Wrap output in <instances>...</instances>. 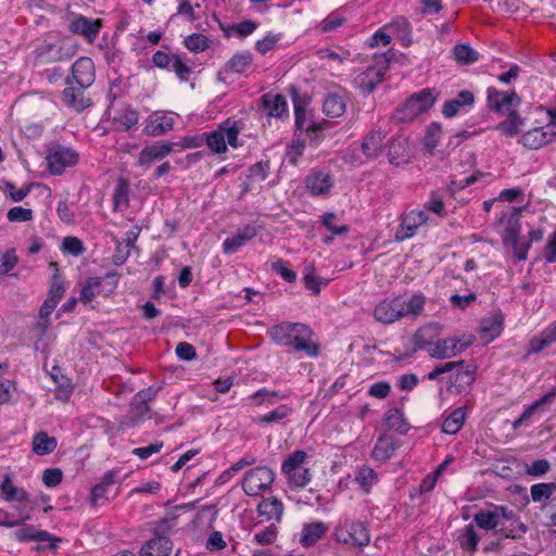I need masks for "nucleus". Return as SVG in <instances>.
Instances as JSON below:
<instances>
[{
    "instance_id": "nucleus-1",
    "label": "nucleus",
    "mask_w": 556,
    "mask_h": 556,
    "mask_svg": "<svg viewBox=\"0 0 556 556\" xmlns=\"http://www.w3.org/2000/svg\"><path fill=\"white\" fill-rule=\"evenodd\" d=\"M426 296L421 293L412 295L408 300L401 295L381 300L374 308V317L378 323L393 324L404 317L416 318L425 307Z\"/></svg>"
},
{
    "instance_id": "nucleus-2",
    "label": "nucleus",
    "mask_w": 556,
    "mask_h": 556,
    "mask_svg": "<svg viewBox=\"0 0 556 556\" xmlns=\"http://www.w3.org/2000/svg\"><path fill=\"white\" fill-rule=\"evenodd\" d=\"M274 342L292 348L296 352H304L308 356H317L319 346L312 341L313 331L301 323H281L268 331Z\"/></svg>"
},
{
    "instance_id": "nucleus-3",
    "label": "nucleus",
    "mask_w": 556,
    "mask_h": 556,
    "mask_svg": "<svg viewBox=\"0 0 556 556\" xmlns=\"http://www.w3.org/2000/svg\"><path fill=\"white\" fill-rule=\"evenodd\" d=\"M242 130V123L228 118L223 122L217 129L211 132H204V141L207 147L215 153H225L227 144L238 148V136Z\"/></svg>"
},
{
    "instance_id": "nucleus-4",
    "label": "nucleus",
    "mask_w": 556,
    "mask_h": 556,
    "mask_svg": "<svg viewBox=\"0 0 556 556\" xmlns=\"http://www.w3.org/2000/svg\"><path fill=\"white\" fill-rule=\"evenodd\" d=\"M475 339V336L470 333H464L460 337L454 336L445 339H438L433 346L428 350V353L432 358L437 359L452 358L462 354L471 346Z\"/></svg>"
},
{
    "instance_id": "nucleus-5",
    "label": "nucleus",
    "mask_w": 556,
    "mask_h": 556,
    "mask_svg": "<svg viewBox=\"0 0 556 556\" xmlns=\"http://www.w3.org/2000/svg\"><path fill=\"white\" fill-rule=\"evenodd\" d=\"M275 472L267 466H257L248 470L241 481L243 492L249 496H258L270 489Z\"/></svg>"
},
{
    "instance_id": "nucleus-6",
    "label": "nucleus",
    "mask_w": 556,
    "mask_h": 556,
    "mask_svg": "<svg viewBox=\"0 0 556 556\" xmlns=\"http://www.w3.org/2000/svg\"><path fill=\"white\" fill-rule=\"evenodd\" d=\"M306 457L307 454L304 451H295L283 460L281 471L290 485L303 488L311 482L312 472L303 467Z\"/></svg>"
},
{
    "instance_id": "nucleus-7",
    "label": "nucleus",
    "mask_w": 556,
    "mask_h": 556,
    "mask_svg": "<svg viewBox=\"0 0 556 556\" xmlns=\"http://www.w3.org/2000/svg\"><path fill=\"white\" fill-rule=\"evenodd\" d=\"M169 529V521L161 520L153 529V536L141 546L139 556H169L173 549V542L167 536Z\"/></svg>"
},
{
    "instance_id": "nucleus-8",
    "label": "nucleus",
    "mask_w": 556,
    "mask_h": 556,
    "mask_svg": "<svg viewBox=\"0 0 556 556\" xmlns=\"http://www.w3.org/2000/svg\"><path fill=\"white\" fill-rule=\"evenodd\" d=\"M334 539L344 544L364 547L370 542V534L361 521H346L334 530Z\"/></svg>"
},
{
    "instance_id": "nucleus-9",
    "label": "nucleus",
    "mask_w": 556,
    "mask_h": 556,
    "mask_svg": "<svg viewBox=\"0 0 556 556\" xmlns=\"http://www.w3.org/2000/svg\"><path fill=\"white\" fill-rule=\"evenodd\" d=\"M47 162L50 173L60 175L66 167L74 166L78 162V153L72 148L54 144L49 149Z\"/></svg>"
},
{
    "instance_id": "nucleus-10",
    "label": "nucleus",
    "mask_w": 556,
    "mask_h": 556,
    "mask_svg": "<svg viewBox=\"0 0 556 556\" xmlns=\"http://www.w3.org/2000/svg\"><path fill=\"white\" fill-rule=\"evenodd\" d=\"M388 68V59L384 55L379 56L374 66L357 76L356 83L358 87L367 93L372 92L377 85L382 81Z\"/></svg>"
},
{
    "instance_id": "nucleus-11",
    "label": "nucleus",
    "mask_w": 556,
    "mask_h": 556,
    "mask_svg": "<svg viewBox=\"0 0 556 556\" xmlns=\"http://www.w3.org/2000/svg\"><path fill=\"white\" fill-rule=\"evenodd\" d=\"M500 511L502 513L501 523L503 526L497 527L496 534L506 539H521L528 531V527L513 509L504 506V509H500Z\"/></svg>"
},
{
    "instance_id": "nucleus-12",
    "label": "nucleus",
    "mask_w": 556,
    "mask_h": 556,
    "mask_svg": "<svg viewBox=\"0 0 556 556\" xmlns=\"http://www.w3.org/2000/svg\"><path fill=\"white\" fill-rule=\"evenodd\" d=\"M428 222L424 211L412 210L402 215L401 224L395 232V241L401 242L414 237L418 228Z\"/></svg>"
},
{
    "instance_id": "nucleus-13",
    "label": "nucleus",
    "mask_w": 556,
    "mask_h": 556,
    "mask_svg": "<svg viewBox=\"0 0 556 556\" xmlns=\"http://www.w3.org/2000/svg\"><path fill=\"white\" fill-rule=\"evenodd\" d=\"M522 207H510L508 211L503 212L496 224L502 226L501 237L505 245L508 244L509 240H515L520 233V216Z\"/></svg>"
},
{
    "instance_id": "nucleus-14",
    "label": "nucleus",
    "mask_w": 556,
    "mask_h": 556,
    "mask_svg": "<svg viewBox=\"0 0 556 556\" xmlns=\"http://www.w3.org/2000/svg\"><path fill=\"white\" fill-rule=\"evenodd\" d=\"M556 138V130L553 126H543L533 128L522 135L520 142L528 149L538 150L551 142Z\"/></svg>"
},
{
    "instance_id": "nucleus-15",
    "label": "nucleus",
    "mask_w": 556,
    "mask_h": 556,
    "mask_svg": "<svg viewBox=\"0 0 556 556\" xmlns=\"http://www.w3.org/2000/svg\"><path fill=\"white\" fill-rule=\"evenodd\" d=\"M388 159L391 164L396 166L407 164L410 159L408 138L404 136L393 137L388 144Z\"/></svg>"
},
{
    "instance_id": "nucleus-16",
    "label": "nucleus",
    "mask_w": 556,
    "mask_h": 556,
    "mask_svg": "<svg viewBox=\"0 0 556 556\" xmlns=\"http://www.w3.org/2000/svg\"><path fill=\"white\" fill-rule=\"evenodd\" d=\"M462 365H457L453 370L454 374L450 378L451 388L455 389L456 393H462L467 390L476 380V367L467 364L465 361H458Z\"/></svg>"
},
{
    "instance_id": "nucleus-17",
    "label": "nucleus",
    "mask_w": 556,
    "mask_h": 556,
    "mask_svg": "<svg viewBox=\"0 0 556 556\" xmlns=\"http://www.w3.org/2000/svg\"><path fill=\"white\" fill-rule=\"evenodd\" d=\"M73 80L77 86L88 88L94 81V64L90 58H79L72 66Z\"/></svg>"
},
{
    "instance_id": "nucleus-18",
    "label": "nucleus",
    "mask_w": 556,
    "mask_h": 556,
    "mask_svg": "<svg viewBox=\"0 0 556 556\" xmlns=\"http://www.w3.org/2000/svg\"><path fill=\"white\" fill-rule=\"evenodd\" d=\"M488 106L490 110L498 113L509 111L514 102L516 105L520 103V98L516 92H503L493 87L488 89Z\"/></svg>"
},
{
    "instance_id": "nucleus-19",
    "label": "nucleus",
    "mask_w": 556,
    "mask_h": 556,
    "mask_svg": "<svg viewBox=\"0 0 556 556\" xmlns=\"http://www.w3.org/2000/svg\"><path fill=\"white\" fill-rule=\"evenodd\" d=\"M174 143L170 142H155L154 144L144 147L138 157V164L140 166H149L151 163L155 161H161L169 153H172L174 149Z\"/></svg>"
},
{
    "instance_id": "nucleus-20",
    "label": "nucleus",
    "mask_w": 556,
    "mask_h": 556,
    "mask_svg": "<svg viewBox=\"0 0 556 556\" xmlns=\"http://www.w3.org/2000/svg\"><path fill=\"white\" fill-rule=\"evenodd\" d=\"M387 132L381 129L369 131L362 141V152L366 157L376 159L384 151Z\"/></svg>"
},
{
    "instance_id": "nucleus-21",
    "label": "nucleus",
    "mask_w": 556,
    "mask_h": 556,
    "mask_svg": "<svg viewBox=\"0 0 556 556\" xmlns=\"http://www.w3.org/2000/svg\"><path fill=\"white\" fill-rule=\"evenodd\" d=\"M80 86L74 87L70 79H67V87L63 90L62 100L66 106L76 112H81L91 105L90 98L85 97L84 90Z\"/></svg>"
},
{
    "instance_id": "nucleus-22",
    "label": "nucleus",
    "mask_w": 556,
    "mask_h": 556,
    "mask_svg": "<svg viewBox=\"0 0 556 556\" xmlns=\"http://www.w3.org/2000/svg\"><path fill=\"white\" fill-rule=\"evenodd\" d=\"M441 333V326L437 323L427 324L416 330L413 336V343L416 349L427 351L433 346V340Z\"/></svg>"
},
{
    "instance_id": "nucleus-23",
    "label": "nucleus",
    "mask_w": 556,
    "mask_h": 556,
    "mask_svg": "<svg viewBox=\"0 0 556 556\" xmlns=\"http://www.w3.org/2000/svg\"><path fill=\"white\" fill-rule=\"evenodd\" d=\"M441 333V326L437 323L427 324L416 330L413 336V343L416 349L427 351L433 346V340Z\"/></svg>"
},
{
    "instance_id": "nucleus-24",
    "label": "nucleus",
    "mask_w": 556,
    "mask_h": 556,
    "mask_svg": "<svg viewBox=\"0 0 556 556\" xmlns=\"http://www.w3.org/2000/svg\"><path fill=\"white\" fill-rule=\"evenodd\" d=\"M100 28V20H90L83 15L74 18L70 24V30L72 33L81 35L89 41H92L97 38Z\"/></svg>"
},
{
    "instance_id": "nucleus-25",
    "label": "nucleus",
    "mask_w": 556,
    "mask_h": 556,
    "mask_svg": "<svg viewBox=\"0 0 556 556\" xmlns=\"http://www.w3.org/2000/svg\"><path fill=\"white\" fill-rule=\"evenodd\" d=\"M500 509H504V506L493 505L491 509L479 510L473 517L476 525L486 531H496L498 526H503L501 523L502 513Z\"/></svg>"
},
{
    "instance_id": "nucleus-26",
    "label": "nucleus",
    "mask_w": 556,
    "mask_h": 556,
    "mask_svg": "<svg viewBox=\"0 0 556 556\" xmlns=\"http://www.w3.org/2000/svg\"><path fill=\"white\" fill-rule=\"evenodd\" d=\"M257 514L267 521L280 522L283 515V504L277 497L261 501L256 507Z\"/></svg>"
},
{
    "instance_id": "nucleus-27",
    "label": "nucleus",
    "mask_w": 556,
    "mask_h": 556,
    "mask_svg": "<svg viewBox=\"0 0 556 556\" xmlns=\"http://www.w3.org/2000/svg\"><path fill=\"white\" fill-rule=\"evenodd\" d=\"M475 102V96L469 90H462L456 98L444 103L442 114L447 117H454L458 114L462 108L470 106Z\"/></svg>"
},
{
    "instance_id": "nucleus-28",
    "label": "nucleus",
    "mask_w": 556,
    "mask_h": 556,
    "mask_svg": "<svg viewBox=\"0 0 556 556\" xmlns=\"http://www.w3.org/2000/svg\"><path fill=\"white\" fill-rule=\"evenodd\" d=\"M305 184L312 194L319 195L329 192L332 187V179L327 173L315 172L306 177Z\"/></svg>"
},
{
    "instance_id": "nucleus-29",
    "label": "nucleus",
    "mask_w": 556,
    "mask_h": 556,
    "mask_svg": "<svg viewBox=\"0 0 556 556\" xmlns=\"http://www.w3.org/2000/svg\"><path fill=\"white\" fill-rule=\"evenodd\" d=\"M257 235V230L253 226H245L241 229L237 235L231 238H227L224 243V252L225 253H233L239 248L243 247L248 241L253 239Z\"/></svg>"
},
{
    "instance_id": "nucleus-30",
    "label": "nucleus",
    "mask_w": 556,
    "mask_h": 556,
    "mask_svg": "<svg viewBox=\"0 0 556 556\" xmlns=\"http://www.w3.org/2000/svg\"><path fill=\"white\" fill-rule=\"evenodd\" d=\"M0 498L7 502H27L28 493L24 489L15 486L11 477L5 475L0 484Z\"/></svg>"
},
{
    "instance_id": "nucleus-31",
    "label": "nucleus",
    "mask_w": 556,
    "mask_h": 556,
    "mask_svg": "<svg viewBox=\"0 0 556 556\" xmlns=\"http://www.w3.org/2000/svg\"><path fill=\"white\" fill-rule=\"evenodd\" d=\"M556 342V321L546 327L538 337L529 342V353L536 354Z\"/></svg>"
},
{
    "instance_id": "nucleus-32",
    "label": "nucleus",
    "mask_w": 556,
    "mask_h": 556,
    "mask_svg": "<svg viewBox=\"0 0 556 556\" xmlns=\"http://www.w3.org/2000/svg\"><path fill=\"white\" fill-rule=\"evenodd\" d=\"M327 532V526L321 521L305 523L302 529L300 543L303 546H312Z\"/></svg>"
},
{
    "instance_id": "nucleus-33",
    "label": "nucleus",
    "mask_w": 556,
    "mask_h": 556,
    "mask_svg": "<svg viewBox=\"0 0 556 556\" xmlns=\"http://www.w3.org/2000/svg\"><path fill=\"white\" fill-rule=\"evenodd\" d=\"M262 101L269 116L281 117L287 112V101L282 94L268 92L262 97Z\"/></svg>"
},
{
    "instance_id": "nucleus-34",
    "label": "nucleus",
    "mask_w": 556,
    "mask_h": 556,
    "mask_svg": "<svg viewBox=\"0 0 556 556\" xmlns=\"http://www.w3.org/2000/svg\"><path fill=\"white\" fill-rule=\"evenodd\" d=\"M289 397V393L271 391L266 388L260 389L254 392L250 399L255 406H270L275 405L278 401Z\"/></svg>"
},
{
    "instance_id": "nucleus-35",
    "label": "nucleus",
    "mask_w": 556,
    "mask_h": 556,
    "mask_svg": "<svg viewBox=\"0 0 556 556\" xmlns=\"http://www.w3.org/2000/svg\"><path fill=\"white\" fill-rule=\"evenodd\" d=\"M346 110L345 99L338 93H329L323 103L324 113L331 118L340 117Z\"/></svg>"
},
{
    "instance_id": "nucleus-36",
    "label": "nucleus",
    "mask_w": 556,
    "mask_h": 556,
    "mask_svg": "<svg viewBox=\"0 0 556 556\" xmlns=\"http://www.w3.org/2000/svg\"><path fill=\"white\" fill-rule=\"evenodd\" d=\"M504 317L502 313H495L481 320L480 331L491 341L498 337L503 330Z\"/></svg>"
},
{
    "instance_id": "nucleus-37",
    "label": "nucleus",
    "mask_w": 556,
    "mask_h": 556,
    "mask_svg": "<svg viewBox=\"0 0 556 556\" xmlns=\"http://www.w3.org/2000/svg\"><path fill=\"white\" fill-rule=\"evenodd\" d=\"M58 441L54 437H50L47 432L40 431L33 438V451L37 455H48L54 452Z\"/></svg>"
},
{
    "instance_id": "nucleus-38",
    "label": "nucleus",
    "mask_w": 556,
    "mask_h": 556,
    "mask_svg": "<svg viewBox=\"0 0 556 556\" xmlns=\"http://www.w3.org/2000/svg\"><path fill=\"white\" fill-rule=\"evenodd\" d=\"M435 96L433 94V90L430 88L422 89L419 92H416L409 97V100L413 102L415 108V112L419 115L427 112L432 108L435 102Z\"/></svg>"
},
{
    "instance_id": "nucleus-39",
    "label": "nucleus",
    "mask_w": 556,
    "mask_h": 556,
    "mask_svg": "<svg viewBox=\"0 0 556 556\" xmlns=\"http://www.w3.org/2000/svg\"><path fill=\"white\" fill-rule=\"evenodd\" d=\"M466 419V407L454 409L443 421L442 431L447 434H456Z\"/></svg>"
},
{
    "instance_id": "nucleus-40",
    "label": "nucleus",
    "mask_w": 556,
    "mask_h": 556,
    "mask_svg": "<svg viewBox=\"0 0 556 556\" xmlns=\"http://www.w3.org/2000/svg\"><path fill=\"white\" fill-rule=\"evenodd\" d=\"M138 113L135 110L124 108L113 116V125L116 129L126 131L138 123Z\"/></svg>"
},
{
    "instance_id": "nucleus-41",
    "label": "nucleus",
    "mask_w": 556,
    "mask_h": 556,
    "mask_svg": "<svg viewBox=\"0 0 556 556\" xmlns=\"http://www.w3.org/2000/svg\"><path fill=\"white\" fill-rule=\"evenodd\" d=\"M384 420L390 429L395 430L400 434H405L409 430V424L405 420L400 408H390L384 415Z\"/></svg>"
},
{
    "instance_id": "nucleus-42",
    "label": "nucleus",
    "mask_w": 556,
    "mask_h": 556,
    "mask_svg": "<svg viewBox=\"0 0 556 556\" xmlns=\"http://www.w3.org/2000/svg\"><path fill=\"white\" fill-rule=\"evenodd\" d=\"M522 123V118L514 110L509 111L507 118L498 123L495 128L506 137H514L519 132Z\"/></svg>"
},
{
    "instance_id": "nucleus-43",
    "label": "nucleus",
    "mask_w": 556,
    "mask_h": 556,
    "mask_svg": "<svg viewBox=\"0 0 556 556\" xmlns=\"http://www.w3.org/2000/svg\"><path fill=\"white\" fill-rule=\"evenodd\" d=\"M127 418L128 425L134 427L146 419L152 418V414L148 404L144 402L136 403V399H132Z\"/></svg>"
},
{
    "instance_id": "nucleus-44",
    "label": "nucleus",
    "mask_w": 556,
    "mask_h": 556,
    "mask_svg": "<svg viewBox=\"0 0 556 556\" xmlns=\"http://www.w3.org/2000/svg\"><path fill=\"white\" fill-rule=\"evenodd\" d=\"M556 395V386L552 388V390L542 396L541 399L533 402L531 405H529L523 413L520 415V417L515 421V427H518L519 425L525 424L527 420L531 418V416L542 406L545 404H549L554 401V397Z\"/></svg>"
},
{
    "instance_id": "nucleus-45",
    "label": "nucleus",
    "mask_w": 556,
    "mask_h": 556,
    "mask_svg": "<svg viewBox=\"0 0 556 556\" xmlns=\"http://www.w3.org/2000/svg\"><path fill=\"white\" fill-rule=\"evenodd\" d=\"M174 126V118L170 115H155L147 126V130L152 136H161Z\"/></svg>"
},
{
    "instance_id": "nucleus-46",
    "label": "nucleus",
    "mask_w": 556,
    "mask_h": 556,
    "mask_svg": "<svg viewBox=\"0 0 556 556\" xmlns=\"http://www.w3.org/2000/svg\"><path fill=\"white\" fill-rule=\"evenodd\" d=\"M454 60L460 65H469L479 60V53L469 45L459 43L452 50Z\"/></svg>"
},
{
    "instance_id": "nucleus-47",
    "label": "nucleus",
    "mask_w": 556,
    "mask_h": 556,
    "mask_svg": "<svg viewBox=\"0 0 556 556\" xmlns=\"http://www.w3.org/2000/svg\"><path fill=\"white\" fill-rule=\"evenodd\" d=\"M442 136V126L439 123H431L427 129L422 139L425 150L430 154H434V150L439 146V140Z\"/></svg>"
},
{
    "instance_id": "nucleus-48",
    "label": "nucleus",
    "mask_w": 556,
    "mask_h": 556,
    "mask_svg": "<svg viewBox=\"0 0 556 556\" xmlns=\"http://www.w3.org/2000/svg\"><path fill=\"white\" fill-rule=\"evenodd\" d=\"M252 62L253 55L250 52H238L228 61L227 70L236 74H243Z\"/></svg>"
},
{
    "instance_id": "nucleus-49",
    "label": "nucleus",
    "mask_w": 556,
    "mask_h": 556,
    "mask_svg": "<svg viewBox=\"0 0 556 556\" xmlns=\"http://www.w3.org/2000/svg\"><path fill=\"white\" fill-rule=\"evenodd\" d=\"M129 184L125 179H118L113 193V210L122 211L128 206Z\"/></svg>"
},
{
    "instance_id": "nucleus-50",
    "label": "nucleus",
    "mask_w": 556,
    "mask_h": 556,
    "mask_svg": "<svg viewBox=\"0 0 556 556\" xmlns=\"http://www.w3.org/2000/svg\"><path fill=\"white\" fill-rule=\"evenodd\" d=\"M395 452V444L392 439L380 437L372 451V457L377 460H388Z\"/></svg>"
},
{
    "instance_id": "nucleus-51",
    "label": "nucleus",
    "mask_w": 556,
    "mask_h": 556,
    "mask_svg": "<svg viewBox=\"0 0 556 556\" xmlns=\"http://www.w3.org/2000/svg\"><path fill=\"white\" fill-rule=\"evenodd\" d=\"M292 413V408L287 404H281L275 409L260 416L257 418L258 424H278L286 419Z\"/></svg>"
},
{
    "instance_id": "nucleus-52",
    "label": "nucleus",
    "mask_w": 556,
    "mask_h": 556,
    "mask_svg": "<svg viewBox=\"0 0 556 556\" xmlns=\"http://www.w3.org/2000/svg\"><path fill=\"white\" fill-rule=\"evenodd\" d=\"M102 280L103 278L100 277L89 278L80 290L79 300L84 303H89L94 299L96 294H101L100 287Z\"/></svg>"
},
{
    "instance_id": "nucleus-53",
    "label": "nucleus",
    "mask_w": 556,
    "mask_h": 556,
    "mask_svg": "<svg viewBox=\"0 0 556 556\" xmlns=\"http://www.w3.org/2000/svg\"><path fill=\"white\" fill-rule=\"evenodd\" d=\"M554 492H556V482L536 483L530 489L531 498L536 503L549 500Z\"/></svg>"
},
{
    "instance_id": "nucleus-54",
    "label": "nucleus",
    "mask_w": 556,
    "mask_h": 556,
    "mask_svg": "<svg viewBox=\"0 0 556 556\" xmlns=\"http://www.w3.org/2000/svg\"><path fill=\"white\" fill-rule=\"evenodd\" d=\"M418 116L419 114L415 112V108L409 98L402 106L397 108L392 114V118L399 123H409L413 122Z\"/></svg>"
},
{
    "instance_id": "nucleus-55",
    "label": "nucleus",
    "mask_w": 556,
    "mask_h": 556,
    "mask_svg": "<svg viewBox=\"0 0 556 556\" xmlns=\"http://www.w3.org/2000/svg\"><path fill=\"white\" fill-rule=\"evenodd\" d=\"M459 544L462 548L475 552L480 540L472 525L465 527L464 532L459 535Z\"/></svg>"
},
{
    "instance_id": "nucleus-56",
    "label": "nucleus",
    "mask_w": 556,
    "mask_h": 556,
    "mask_svg": "<svg viewBox=\"0 0 556 556\" xmlns=\"http://www.w3.org/2000/svg\"><path fill=\"white\" fill-rule=\"evenodd\" d=\"M293 102H294L295 128H296V130L305 131V128L307 127V125L313 122L309 121L305 105L302 103V101L299 99V97L296 94H294V97H293Z\"/></svg>"
},
{
    "instance_id": "nucleus-57",
    "label": "nucleus",
    "mask_w": 556,
    "mask_h": 556,
    "mask_svg": "<svg viewBox=\"0 0 556 556\" xmlns=\"http://www.w3.org/2000/svg\"><path fill=\"white\" fill-rule=\"evenodd\" d=\"M211 40L202 34H191L185 39L186 47L191 52H203L210 47Z\"/></svg>"
},
{
    "instance_id": "nucleus-58",
    "label": "nucleus",
    "mask_w": 556,
    "mask_h": 556,
    "mask_svg": "<svg viewBox=\"0 0 556 556\" xmlns=\"http://www.w3.org/2000/svg\"><path fill=\"white\" fill-rule=\"evenodd\" d=\"M355 480L363 486L365 492H369L371 485L377 480L375 470L368 466L361 467L355 473Z\"/></svg>"
},
{
    "instance_id": "nucleus-59",
    "label": "nucleus",
    "mask_w": 556,
    "mask_h": 556,
    "mask_svg": "<svg viewBox=\"0 0 556 556\" xmlns=\"http://www.w3.org/2000/svg\"><path fill=\"white\" fill-rule=\"evenodd\" d=\"M304 286L307 290L312 291L314 295L320 293L321 286H326L329 279H319L314 274V268H306L303 277Z\"/></svg>"
},
{
    "instance_id": "nucleus-60",
    "label": "nucleus",
    "mask_w": 556,
    "mask_h": 556,
    "mask_svg": "<svg viewBox=\"0 0 556 556\" xmlns=\"http://www.w3.org/2000/svg\"><path fill=\"white\" fill-rule=\"evenodd\" d=\"M257 28V23L245 20L238 24H233L225 30L227 36H230L232 33L236 34L240 38H244L251 35Z\"/></svg>"
},
{
    "instance_id": "nucleus-61",
    "label": "nucleus",
    "mask_w": 556,
    "mask_h": 556,
    "mask_svg": "<svg viewBox=\"0 0 556 556\" xmlns=\"http://www.w3.org/2000/svg\"><path fill=\"white\" fill-rule=\"evenodd\" d=\"M37 56L42 62H55L60 60L61 50L54 43H45L36 49Z\"/></svg>"
},
{
    "instance_id": "nucleus-62",
    "label": "nucleus",
    "mask_w": 556,
    "mask_h": 556,
    "mask_svg": "<svg viewBox=\"0 0 556 556\" xmlns=\"http://www.w3.org/2000/svg\"><path fill=\"white\" fill-rule=\"evenodd\" d=\"M390 28L394 29L400 36L401 40L405 46H409L412 42L410 38V24L404 17H399L390 24Z\"/></svg>"
},
{
    "instance_id": "nucleus-63",
    "label": "nucleus",
    "mask_w": 556,
    "mask_h": 556,
    "mask_svg": "<svg viewBox=\"0 0 556 556\" xmlns=\"http://www.w3.org/2000/svg\"><path fill=\"white\" fill-rule=\"evenodd\" d=\"M269 174V162H257L249 168L248 179L264 181Z\"/></svg>"
},
{
    "instance_id": "nucleus-64",
    "label": "nucleus",
    "mask_w": 556,
    "mask_h": 556,
    "mask_svg": "<svg viewBox=\"0 0 556 556\" xmlns=\"http://www.w3.org/2000/svg\"><path fill=\"white\" fill-rule=\"evenodd\" d=\"M277 526L275 522H270L264 530L256 532L254 541L258 544H271L277 538Z\"/></svg>"
}]
</instances>
